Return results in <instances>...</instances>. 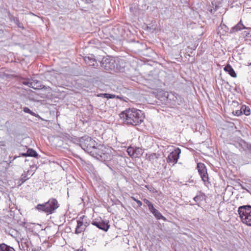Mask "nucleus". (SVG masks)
<instances>
[{"label":"nucleus","mask_w":251,"mask_h":251,"mask_svg":"<svg viewBox=\"0 0 251 251\" xmlns=\"http://www.w3.org/2000/svg\"><path fill=\"white\" fill-rule=\"evenodd\" d=\"M119 116L124 124L132 126L141 124L144 118L142 111L134 108H129L122 111Z\"/></svg>","instance_id":"f257e3e1"},{"label":"nucleus","mask_w":251,"mask_h":251,"mask_svg":"<svg viewBox=\"0 0 251 251\" xmlns=\"http://www.w3.org/2000/svg\"><path fill=\"white\" fill-rule=\"evenodd\" d=\"M79 142V146L86 152L91 156L96 155L97 148L99 147V144L96 141L87 135L81 137L80 139L76 140Z\"/></svg>","instance_id":"f03ea898"},{"label":"nucleus","mask_w":251,"mask_h":251,"mask_svg":"<svg viewBox=\"0 0 251 251\" xmlns=\"http://www.w3.org/2000/svg\"><path fill=\"white\" fill-rule=\"evenodd\" d=\"M57 200L55 198H50L49 201L42 204H38L36 209L39 212H43L47 215L51 214L59 207Z\"/></svg>","instance_id":"7ed1b4c3"},{"label":"nucleus","mask_w":251,"mask_h":251,"mask_svg":"<svg viewBox=\"0 0 251 251\" xmlns=\"http://www.w3.org/2000/svg\"><path fill=\"white\" fill-rule=\"evenodd\" d=\"M238 213L241 221L244 224L251 226V205L240 206L238 208Z\"/></svg>","instance_id":"20e7f679"},{"label":"nucleus","mask_w":251,"mask_h":251,"mask_svg":"<svg viewBox=\"0 0 251 251\" xmlns=\"http://www.w3.org/2000/svg\"><path fill=\"white\" fill-rule=\"evenodd\" d=\"M96 154V155H93L92 156L100 161L106 162L111 159V154L107 152L105 148L100 144H99V147L97 148Z\"/></svg>","instance_id":"39448f33"},{"label":"nucleus","mask_w":251,"mask_h":251,"mask_svg":"<svg viewBox=\"0 0 251 251\" xmlns=\"http://www.w3.org/2000/svg\"><path fill=\"white\" fill-rule=\"evenodd\" d=\"M116 58L112 57H103L100 61V66L107 71H115Z\"/></svg>","instance_id":"423d86ee"},{"label":"nucleus","mask_w":251,"mask_h":251,"mask_svg":"<svg viewBox=\"0 0 251 251\" xmlns=\"http://www.w3.org/2000/svg\"><path fill=\"white\" fill-rule=\"evenodd\" d=\"M197 169L201 180L204 182V184L205 185L209 184L210 182L209 181V176L205 165L203 163H198L197 165Z\"/></svg>","instance_id":"0eeeda50"},{"label":"nucleus","mask_w":251,"mask_h":251,"mask_svg":"<svg viewBox=\"0 0 251 251\" xmlns=\"http://www.w3.org/2000/svg\"><path fill=\"white\" fill-rule=\"evenodd\" d=\"M234 145L241 152H245L246 154L251 153V144L244 140L240 139Z\"/></svg>","instance_id":"6e6552de"},{"label":"nucleus","mask_w":251,"mask_h":251,"mask_svg":"<svg viewBox=\"0 0 251 251\" xmlns=\"http://www.w3.org/2000/svg\"><path fill=\"white\" fill-rule=\"evenodd\" d=\"M180 153V149L178 148H176L168 155L166 158L167 162L172 166L176 164L179 158Z\"/></svg>","instance_id":"1a4fd4ad"},{"label":"nucleus","mask_w":251,"mask_h":251,"mask_svg":"<svg viewBox=\"0 0 251 251\" xmlns=\"http://www.w3.org/2000/svg\"><path fill=\"white\" fill-rule=\"evenodd\" d=\"M115 71L126 72L128 69V63L124 58L116 59Z\"/></svg>","instance_id":"9d476101"},{"label":"nucleus","mask_w":251,"mask_h":251,"mask_svg":"<svg viewBox=\"0 0 251 251\" xmlns=\"http://www.w3.org/2000/svg\"><path fill=\"white\" fill-rule=\"evenodd\" d=\"M108 221H104L100 218V219H95L92 222V224L100 229L107 231L110 226L108 225Z\"/></svg>","instance_id":"9b49d317"},{"label":"nucleus","mask_w":251,"mask_h":251,"mask_svg":"<svg viewBox=\"0 0 251 251\" xmlns=\"http://www.w3.org/2000/svg\"><path fill=\"white\" fill-rule=\"evenodd\" d=\"M24 149L26 150L25 152H19V155H17V158L21 156L24 157H34V159H38L40 157V155L37 152V151L33 149L28 148L26 146L23 147Z\"/></svg>","instance_id":"f8f14e48"},{"label":"nucleus","mask_w":251,"mask_h":251,"mask_svg":"<svg viewBox=\"0 0 251 251\" xmlns=\"http://www.w3.org/2000/svg\"><path fill=\"white\" fill-rule=\"evenodd\" d=\"M84 60L87 65L93 66L95 68L99 66L98 62L100 61L99 59H96L93 54H89L87 56L84 57Z\"/></svg>","instance_id":"ddd939ff"},{"label":"nucleus","mask_w":251,"mask_h":251,"mask_svg":"<svg viewBox=\"0 0 251 251\" xmlns=\"http://www.w3.org/2000/svg\"><path fill=\"white\" fill-rule=\"evenodd\" d=\"M206 196L201 191H198L197 192L196 196L193 198V200L196 202L195 203H190V205L193 206L197 205L198 206L201 207V202L206 199Z\"/></svg>","instance_id":"4468645a"},{"label":"nucleus","mask_w":251,"mask_h":251,"mask_svg":"<svg viewBox=\"0 0 251 251\" xmlns=\"http://www.w3.org/2000/svg\"><path fill=\"white\" fill-rule=\"evenodd\" d=\"M86 217L85 216H82L77 220V226L75 230V233L76 234L81 233L85 230L86 228L84 225V219Z\"/></svg>","instance_id":"2eb2a0df"},{"label":"nucleus","mask_w":251,"mask_h":251,"mask_svg":"<svg viewBox=\"0 0 251 251\" xmlns=\"http://www.w3.org/2000/svg\"><path fill=\"white\" fill-rule=\"evenodd\" d=\"M38 159H32L31 160L30 159H25V162L26 163V165H28L29 166L31 170V172H32V174L31 175H33V174L35 173L37 169L38 168Z\"/></svg>","instance_id":"dca6fc26"},{"label":"nucleus","mask_w":251,"mask_h":251,"mask_svg":"<svg viewBox=\"0 0 251 251\" xmlns=\"http://www.w3.org/2000/svg\"><path fill=\"white\" fill-rule=\"evenodd\" d=\"M149 211L157 220H162L164 221H166V218L158 210L155 208L154 206L149 209Z\"/></svg>","instance_id":"f3484780"},{"label":"nucleus","mask_w":251,"mask_h":251,"mask_svg":"<svg viewBox=\"0 0 251 251\" xmlns=\"http://www.w3.org/2000/svg\"><path fill=\"white\" fill-rule=\"evenodd\" d=\"M45 86L42 84L41 81L36 79H31L30 88L35 90H39L45 88Z\"/></svg>","instance_id":"a211bd4d"},{"label":"nucleus","mask_w":251,"mask_h":251,"mask_svg":"<svg viewBox=\"0 0 251 251\" xmlns=\"http://www.w3.org/2000/svg\"><path fill=\"white\" fill-rule=\"evenodd\" d=\"M246 28V26L243 25L242 21L241 19L235 26L231 28L230 32L231 33H234Z\"/></svg>","instance_id":"6ab92c4d"},{"label":"nucleus","mask_w":251,"mask_h":251,"mask_svg":"<svg viewBox=\"0 0 251 251\" xmlns=\"http://www.w3.org/2000/svg\"><path fill=\"white\" fill-rule=\"evenodd\" d=\"M225 72H227L228 74L232 77H236L237 75L233 68L230 65L227 64L224 68Z\"/></svg>","instance_id":"aec40b11"},{"label":"nucleus","mask_w":251,"mask_h":251,"mask_svg":"<svg viewBox=\"0 0 251 251\" xmlns=\"http://www.w3.org/2000/svg\"><path fill=\"white\" fill-rule=\"evenodd\" d=\"M130 12L134 16H137L139 13V9L137 4L133 3L129 5Z\"/></svg>","instance_id":"412c9836"},{"label":"nucleus","mask_w":251,"mask_h":251,"mask_svg":"<svg viewBox=\"0 0 251 251\" xmlns=\"http://www.w3.org/2000/svg\"><path fill=\"white\" fill-rule=\"evenodd\" d=\"M31 81V80H30L29 79H25L19 77L17 75V83L18 82L20 84H24L30 88Z\"/></svg>","instance_id":"4be33fe9"},{"label":"nucleus","mask_w":251,"mask_h":251,"mask_svg":"<svg viewBox=\"0 0 251 251\" xmlns=\"http://www.w3.org/2000/svg\"><path fill=\"white\" fill-rule=\"evenodd\" d=\"M29 171H28L27 172H25L23 174H22L18 182V186H21L24 182L29 179V177H27V173Z\"/></svg>","instance_id":"5701e85b"},{"label":"nucleus","mask_w":251,"mask_h":251,"mask_svg":"<svg viewBox=\"0 0 251 251\" xmlns=\"http://www.w3.org/2000/svg\"><path fill=\"white\" fill-rule=\"evenodd\" d=\"M17 243L18 245L19 248L21 251H25V248H27V245L25 240L24 239H21V242L17 240Z\"/></svg>","instance_id":"b1692460"},{"label":"nucleus","mask_w":251,"mask_h":251,"mask_svg":"<svg viewBox=\"0 0 251 251\" xmlns=\"http://www.w3.org/2000/svg\"><path fill=\"white\" fill-rule=\"evenodd\" d=\"M160 154L156 153H152L149 154L147 157V159L151 162H153L154 160L157 159L159 157Z\"/></svg>","instance_id":"393cba45"},{"label":"nucleus","mask_w":251,"mask_h":251,"mask_svg":"<svg viewBox=\"0 0 251 251\" xmlns=\"http://www.w3.org/2000/svg\"><path fill=\"white\" fill-rule=\"evenodd\" d=\"M241 109L242 114H244L246 116H249L251 114V109L249 106L243 105L241 106Z\"/></svg>","instance_id":"a878e982"},{"label":"nucleus","mask_w":251,"mask_h":251,"mask_svg":"<svg viewBox=\"0 0 251 251\" xmlns=\"http://www.w3.org/2000/svg\"><path fill=\"white\" fill-rule=\"evenodd\" d=\"M0 251H15L14 249L5 244H0Z\"/></svg>","instance_id":"bb28decb"},{"label":"nucleus","mask_w":251,"mask_h":251,"mask_svg":"<svg viewBox=\"0 0 251 251\" xmlns=\"http://www.w3.org/2000/svg\"><path fill=\"white\" fill-rule=\"evenodd\" d=\"M85 169L90 173L95 174L96 171L93 165L91 164H86L85 165Z\"/></svg>","instance_id":"cd10ccee"},{"label":"nucleus","mask_w":251,"mask_h":251,"mask_svg":"<svg viewBox=\"0 0 251 251\" xmlns=\"http://www.w3.org/2000/svg\"><path fill=\"white\" fill-rule=\"evenodd\" d=\"M23 111L24 112L26 113H29L30 115L35 116L36 117H39L40 118V116L38 114L35 113L32 111L28 107H25L23 108Z\"/></svg>","instance_id":"c85d7f7f"},{"label":"nucleus","mask_w":251,"mask_h":251,"mask_svg":"<svg viewBox=\"0 0 251 251\" xmlns=\"http://www.w3.org/2000/svg\"><path fill=\"white\" fill-rule=\"evenodd\" d=\"M17 224H18L20 226L25 227V225H26L25 218L23 217H18V219H17Z\"/></svg>","instance_id":"c756f323"},{"label":"nucleus","mask_w":251,"mask_h":251,"mask_svg":"<svg viewBox=\"0 0 251 251\" xmlns=\"http://www.w3.org/2000/svg\"><path fill=\"white\" fill-rule=\"evenodd\" d=\"M135 157H138L142 155L143 151L141 148L134 147Z\"/></svg>","instance_id":"7c9ffc66"},{"label":"nucleus","mask_w":251,"mask_h":251,"mask_svg":"<svg viewBox=\"0 0 251 251\" xmlns=\"http://www.w3.org/2000/svg\"><path fill=\"white\" fill-rule=\"evenodd\" d=\"M126 151L129 156L131 157H135L134 147H128Z\"/></svg>","instance_id":"2f4dec72"},{"label":"nucleus","mask_w":251,"mask_h":251,"mask_svg":"<svg viewBox=\"0 0 251 251\" xmlns=\"http://www.w3.org/2000/svg\"><path fill=\"white\" fill-rule=\"evenodd\" d=\"M246 30L242 33L244 38L249 37L251 36V28L246 27Z\"/></svg>","instance_id":"473e14b6"},{"label":"nucleus","mask_w":251,"mask_h":251,"mask_svg":"<svg viewBox=\"0 0 251 251\" xmlns=\"http://www.w3.org/2000/svg\"><path fill=\"white\" fill-rule=\"evenodd\" d=\"M143 201L148 205L149 210L150 209L152 206H153V204L147 199H143Z\"/></svg>","instance_id":"72a5a7b5"},{"label":"nucleus","mask_w":251,"mask_h":251,"mask_svg":"<svg viewBox=\"0 0 251 251\" xmlns=\"http://www.w3.org/2000/svg\"><path fill=\"white\" fill-rule=\"evenodd\" d=\"M233 114L234 115H236L237 116H240L242 114V112L241 111V109L240 108L239 110H236L235 111H233Z\"/></svg>","instance_id":"f704fd0d"},{"label":"nucleus","mask_w":251,"mask_h":251,"mask_svg":"<svg viewBox=\"0 0 251 251\" xmlns=\"http://www.w3.org/2000/svg\"><path fill=\"white\" fill-rule=\"evenodd\" d=\"M116 98V95H115L111 94H108V93H106V97H105V98H106L107 99H114V98Z\"/></svg>","instance_id":"c9c22d12"},{"label":"nucleus","mask_w":251,"mask_h":251,"mask_svg":"<svg viewBox=\"0 0 251 251\" xmlns=\"http://www.w3.org/2000/svg\"><path fill=\"white\" fill-rule=\"evenodd\" d=\"M17 26L19 28H21L22 29H25V27L23 26V25H21L17 20Z\"/></svg>","instance_id":"e433bc0d"},{"label":"nucleus","mask_w":251,"mask_h":251,"mask_svg":"<svg viewBox=\"0 0 251 251\" xmlns=\"http://www.w3.org/2000/svg\"><path fill=\"white\" fill-rule=\"evenodd\" d=\"M80 138L75 137L73 139L72 141L73 143L79 145V142H78L76 140H77V139H80Z\"/></svg>","instance_id":"4c0bfd02"},{"label":"nucleus","mask_w":251,"mask_h":251,"mask_svg":"<svg viewBox=\"0 0 251 251\" xmlns=\"http://www.w3.org/2000/svg\"><path fill=\"white\" fill-rule=\"evenodd\" d=\"M106 93L99 94L98 95V97L105 98V97H106Z\"/></svg>","instance_id":"58836bf2"},{"label":"nucleus","mask_w":251,"mask_h":251,"mask_svg":"<svg viewBox=\"0 0 251 251\" xmlns=\"http://www.w3.org/2000/svg\"><path fill=\"white\" fill-rule=\"evenodd\" d=\"M136 203L138 204V205L139 207H140L142 205V202L140 200H137L136 201Z\"/></svg>","instance_id":"ea45409f"},{"label":"nucleus","mask_w":251,"mask_h":251,"mask_svg":"<svg viewBox=\"0 0 251 251\" xmlns=\"http://www.w3.org/2000/svg\"><path fill=\"white\" fill-rule=\"evenodd\" d=\"M84 225L85 227L86 228L89 225V222H88L87 221L84 220Z\"/></svg>","instance_id":"a19ab883"},{"label":"nucleus","mask_w":251,"mask_h":251,"mask_svg":"<svg viewBox=\"0 0 251 251\" xmlns=\"http://www.w3.org/2000/svg\"><path fill=\"white\" fill-rule=\"evenodd\" d=\"M83 0L85 1L86 3H93L95 0Z\"/></svg>","instance_id":"79ce46f5"},{"label":"nucleus","mask_w":251,"mask_h":251,"mask_svg":"<svg viewBox=\"0 0 251 251\" xmlns=\"http://www.w3.org/2000/svg\"><path fill=\"white\" fill-rule=\"evenodd\" d=\"M172 96H173V98H170V100H176V96H174V95H173V94H172Z\"/></svg>","instance_id":"37998d69"},{"label":"nucleus","mask_w":251,"mask_h":251,"mask_svg":"<svg viewBox=\"0 0 251 251\" xmlns=\"http://www.w3.org/2000/svg\"><path fill=\"white\" fill-rule=\"evenodd\" d=\"M223 26V27L222 28H224V30L226 31V30L228 29V27L225 25H224Z\"/></svg>","instance_id":"c03bdc74"},{"label":"nucleus","mask_w":251,"mask_h":251,"mask_svg":"<svg viewBox=\"0 0 251 251\" xmlns=\"http://www.w3.org/2000/svg\"><path fill=\"white\" fill-rule=\"evenodd\" d=\"M131 199L133 201H135V202H136V201L138 200L137 199H136L135 197H131Z\"/></svg>","instance_id":"a18cd8bd"},{"label":"nucleus","mask_w":251,"mask_h":251,"mask_svg":"<svg viewBox=\"0 0 251 251\" xmlns=\"http://www.w3.org/2000/svg\"><path fill=\"white\" fill-rule=\"evenodd\" d=\"M209 11L211 13V14H213L214 13V11L213 10V9L212 8H210V9H209Z\"/></svg>","instance_id":"49530a36"},{"label":"nucleus","mask_w":251,"mask_h":251,"mask_svg":"<svg viewBox=\"0 0 251 251\" xmlns=\"http://www.w3.org/2000/svg\"><path fill=\"white\" fill-rule=\"evenodd\" d=\"M196 48H197L196 46H194V48L193 49V50H195ZM189 49L192 50V48H190L189 47H188V50H189Z\"/></svg>","instance_id":"de8ad7c7"},{"label":"nucleus","mask_w":251,"mask_h":251,"mask_svg":"<svg viewBox=\"0 0 251 251\" xmlns=\"http://www.w3.org/2000/svg\"><path fill=\"white\" fill-rule=\"evenodd\" d=\"M117 99H121V97L119 96H116V98Z\"/></svg>","instance_id":"09e8293b"},{"label":"nucleus","mask_w":251,"mask_h":251,"mask_svg":"<svg viewBox=\"0 0 251 251\" xmlns=\"http://www.w3.org/2000/svg\"><path fill=\"white\" fill-rule=\"evenodd\" d=\"M145 187L147 188L148 189H149V185H146Z\"/></svg>","instance_id":"8fccbe9b"},{"label":"nucleus","mask_w":251,"mask_h":251,"mask_svg":"<svg viewBox=\"0 0 251 251\" xmlns=\"http://www.w3.org/2000/svg\"><path fill=\"white\" fill-rule=\"evenodd\" d=\"M18 211H19V212H20V214H21V215H22V213H21V211H20V209L18 210Z\"/></svg>","instance_id":"3c124183"},{"label":"nucleus","mask_w":251,"mask_h":251,"mask_svg":"<svg viewBox=\"0 0 251 251\" xmlns=\"http://www.w3.org/2000/svg\"><path fill=\"white\" fill-rule=\"evenodd\" d=\"M212 5L213 6V7L214 6V2H212Z\"/></svg>","instance_id":"603ef678"},{"label":"nucleus","mask_w":251,"mask_h":251,"mask_svg":"<svg viewBox=\"0 0 251 251\" xmlns=\"http://www.w3.org/2000/svg\"><path fill=\"white\" fill-rule=\"evenodd\" d=\"M170 95H169V94H168V96H167V98H169V97H170Z\"/></svg>","instance_id":"864d4df0"},{"label":"nucleus","mask_w":251,"mask_h":251,"mask_svg":"<svg viewBox=\"0 0 251 251\" xmlns=\"http://www.w3.org/2000/svg\"><path fill=\"white\" fill-rule=\"evenodd\" d=\"M217 5H215V8H216V9H217Z\"/></svg>","instance_id":"5fc2aeb1"}]
</instances>
